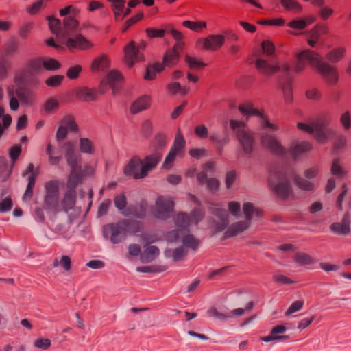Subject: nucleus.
<instances>
[{
	"instance_id": "1",
	"label": "nucleus",
	"mask_w": 351,
	"mask_h": 351,
	"mask_svg": "<svg viewBox=\"0 0 351 351\" xmlns=\"http://www.w3.org/2000/svg\"><path fill=\"white\" fill-rule=\"evenodd\" d=\"M307 64L316 69L329 84H335L338 81V73L336 68L322 62V56L312 50H304L296 55V62L294 66L295 72L304 70Z\"/></svg>"
},
{
	"instance_id": "2",
	"label": "nucleus",
	"mask_w": 351,
	"mask_h": 351,
	"mask_svg": "<svg viewBox=\"0 0 351 351\" xmlns=\"http://www.w3.org/2000/svg\"><path fill=\"white\" fill-rule=\"evenodd\" d=\"M160 152L146 156L142 160L138 156H132L123 168L125 176L135 180H141L148 176L149 171L155 169L162 159Z\"/></svg>"
},
{
	"instance_id": "3",
	"label": "nucleus",
	"mask_w": 351,
	"mask_h": 351,
	"mask_svg": "<svg viewBox=\"0 0 351 351\" xmlns=\"http://www.w3.org/2000/svg\"><path fill=\"white\" fill-rule=\"evenodd\" d=\"M268 183L282 199H288L292 194L290 184L282 170L276 168L271 169L268 177Z\"/></svg>"
},
{
	"instance_id": "4",
	"label": "nucleus",
	"mask_w": 351,
	"mask_h": 351,
	"mask_svg": "<svg viewBox=\"0 0 351 351\" xmlns=\"http://www.w3.org/2000/svg\"><path fill=\"white\" fill-rule=\"evenodd\" d=\"M230 128L236 132L243 151L245 154H251L254 145V138L252 133L245 129V123L237 120H230Z\"/></svg>"
},
{
	"instance_id": "5",
	"label": "nucleus",
	"mask_w": 351,
	"mask_h": 351,
	"mask_svg": "<svg viewBox=\"0 0 351 351\" xmlns=\"http://www.w3.org/2000/svg\"><path fill=\"white\" fill-rule=\"evenodd\" d=\"M146 47L147 43L145 40H141L138 43L131 40L124 47V62L129 68L132 67L136 62L145 60L143 52Z\"/></svg>"
},
{
	"instance_id": "6",
	"label": "nucleus",
	"mask_w": 351,
	"mask_h": 351,
	"mask_svg": "<svg viewBox=\"0 0 351 351\" xmlns=\"http://www.w3.org/2000/svg\"><path fill=\"white\" fill-rule=\"evenodd\" d=\"M59 182L51 180L45 183L44 206L47 209H56L59 203Z\"/></svg>"
},
{
	"instance_id": "7",
	"label": "nucleus",
	"mask_w": 351,
	"mask_h": 351,
	"mask_svg": "<svg viewBox=\"0 0 351 351\" xmlns=\"http://www.w3.org/2000/svg\"><path fill=\"white\" fill-rule=\"evenodd\" d=\"M80 13V10L72 5L66 6L59 10L61 16L70 15L64 19L63 25L66 30L74 31L79 25L78 21L75 19Z\"/></svg>"
},
{
	"instance_id": "8",
	"label": "nucleus",
	"mask_w": 351,
	"mask_h": 351,
	"mask_svg": "<svg viewBox=\"0 0 351 351\" xmlns=\"http://www.w3.org/2000/svg\"><path fill=\"white\" fill-rule=\"evenodd\" d=\"M173 208L174 202L170 197L160 196L156 200L153 213L158 218L165 219L173 210Z\"/></svg>"
},
{
	"instance_id": "9",
	"label": "nucleus",
	"mask_w": 351,
	"mask_h": 351,
	"mask_svg": "<svg viewBox=\"0 0 351 351\" xmlns=\"http://www.w3.org/2000/svg\"><path fill=\"white\" fill-rule=\"evenodd\" d=\"M225 36L221 34H210L206 38L197 40L198 45H202V49L208 51H217L225 43Z\"/></svg>"
},
{
	"instance_id": "10",
	"label": "nucleus",
	"mask_w": 351,
	"mask_h": 351,
	"mask_svg": "<svg viewBox=\"0 0 351 351\" xmlns=\"http://www.w3.org/2000/svg\"><path fill=\"white\" fill-rule=\"evenodd\" d=\"M261 145L276 155H283L285 153V147L274 136L265 134L261 136Z\"/></svg>"
},
{
	"instance_id": "11",
	"label": "nucleus",
	"mask_w": 351,
	"mask_h": 351,
	"mask_svg": "<svg viewBox=\"0 0 351 351\" xmlns=\"http://www.w3.org/2000/svg\"><path fill=\"white\" fill-rule=\"evenodd\" d=\"M186 232H188V230L186 229L176 230L170 232L168 237L171 241H177L182 237L183 244L186 247H191L195 250L199 244V241L191 234H186Z\"/></svg>"
},
{
	"instance_id": "12",
	"label": "nucleus",
	"mask_w": 351,
	"mask_h": 351,
	"mask_svg": "<svg viewBox=\"0 0 351 351\" xmlns=\"http://www.w3.org/2000/svg\"><path fill=\"white\" fill-rule=\"evenodd\" d=\"M182 50V45L181 43H176L172 49L167 51L162 60V64L163 67H172L178 64Z\"/></svg>"
},
{
	"instance_id": "13",
	"label": "nucleus",
	"mask_w": 351,
	"mask_h": 351,
	"mask_svg": "<svg viewBox=\"0 0 351 351\" xmlns=\"http://www.w3.org/2000/svg\"><path fill=\"white\" fill-rule=\"evenodd\" d=\"M66 47L70 51L75 49L86 50L93 47L92 43L84 38L82 34H78L74 38H69L66 43Z\"/></svg>"
},
{
	"instance_id": "14",
	"label": "nucleus",
	"mask_w": 351,
	"mask_h": 351,
	"mask_svg": "<svg viewBox=\"0 0 351 351\" xmlns=\"http://www.w3.org/2000/svg\"><path fill=\"white\" fill-rule=\"evenodd\" d=\"M75 93L77 99L86 102L93 101L99 96V92L97 89L87 86L77 88L75 89Z\"/></svg>"
},
{
	"instance_id": "15",
	"label": "nucleus",
	"mask_w": 351,
	"mask_h": 351,
	"mask_svg": "<svg viewBox=\"0 0 351 351\" xmlns=\"http://www.w3.org/2000/svg\"><path fill=\"white\" fill-rule=\"evenodd\" d=\"M329 121L326 123L316 122L314 124V130L312 133L315 139L319 143H325L328 138L333 134L330 130H324V127L328 123Z\"/></svg>"
},
{
	"instance_id": "16",
	"label": "nucleus",
	"mask_w": 351,
	"mask_h": 351,
	"mask_svg": "<svg viewBox=\"0 0 351 351\" xmlns=\"http://www.w3.org/2000/svg\"><path fill=\"white\" fill-rule=\"evenodd\" d=\"M255 67L261 74L267 76L276 73L280 70L278 65H271L267 61L261 58L256 60Z\"/></svg>"
},
{
	"instance_id": "17",
	"label": "nucleus",
	"mask_w": 351,
	"mask_h": 351,
	"mask_svg": "<svg viewBox=\"0 0 351 351\" xmlns=\"http://www.w3.org/2000/svg\"><path fill=\"white\" fill-rule=\"evenodd\" d=\"M147 203L145 201H141L136 206H129L123 212L125 216H133L136 218H143L146 215Z\"/></svg>"
},
{
	"instance_id": "18",
	"label": "nucleus",
	"mask_w": 351,
	"mask_h": 351,
	"mask_svg": "<svg viewBox=\"0 0 351 351\" xmlns=\"http://www.w3.org/2000/svg\"><path fill=\"white\" fill-rule=\"evenodd\" d=\"M34 165L32 164H29L27 167L26 172L24 173V176L27 175L28 173H31V174L28 177V184L27 189L23 195L24 199H30L33 196V191L36 184V179L37 175L33 172Z\"/></svg>"
},
{
	"instance_id": "19",
	"label": "nucleus",
	"mask_w": 351,
	"mask_h": 351,
	"mask_svg": "<svg viewBox=\"0 0 351 351\" xmlns=\"http://www.w3.org/2000/svg\"><path fill=\"white\" fill-rule=\"evenodd\" d=\"M151 105V98L144 95L138 98L130 106L132 114H137L141 111L147 109Z\"/></svg>"
},
{
	"instance_id": "20",
	"label": "nucleus",
	"mask_w": 351,
	"mask_h": 351,
	"mask_svg": "<svg viewBox=\"0 0 351 351\" xmlns=\"http://www.w3.org/2000/svg\"><path fill=\"white\" fill-rule=\"evenodd\" d=\"M110 66V60L106 55H100L92 62L91 70L93 72L104 71Z\"/></svg>"
},
{
	"instance_id": "21",
	"label": "nucleus",
	"mask_w": 351,
	"mask_h": 351,
	"mask_svg": "<svg viewBox=\"0 0 351 351\" xmlns=\"http://www.w3.org/2000/svg\"><path fill=\"white\" fill-rule=\"evenodd\" d=\"M250 226V221H241L232 224L226 232V237H234L247 230Z\"/></svg>"
},
{
	"instance_id": "22",
	"label": "nucleus",
	"mask_w": 351,
	"mask_h": 351,
	"mask_svg": "<svg viewBox=\"0 0 351 351\" xmlns=\"http://www.w3.org/2000/svg\"><path fill=\"white\" fill-rule=\"evenodd\" d=\"M185 145L186 142L184 138L179 129L176 135L173 146L171 150L178 154L179 156H182L184 154V149L185 147Z\"/></svg>"
},
{
	"instance_id": "23",
	"label": "nucleus",
	"mask_w": 351,
	"mask_h": 351,
	"mask_svg": "<svg viewBox=\"0 0 351 351\" xmlns=\"http://www.w3.org/2000/svg\"><path fill=\"white\" fill-rule=\"evenodd\" d=\"M123 80L122 74L117 70L110 71L107 75V83L114 93L117 86Z\"/></svg>"
},
{
	"instance_id": "24",
	"label": "nucleus",
	"mask_w": 351,
	"mask_h": 351,
	"mask_svg": "<svg viewBox=\"0 0 351 351\" xmlns=\"http://www.w3.org/2000/svg\"><path fill=\"white\" fill-rule=\"evenodd\" d=\"M312 149L311 144L308 141H303L296 144L291 149V154L293 158H296L300 155L310 151Z\"/></svg>"
},
{
	"instance_id": "25",
	"label": "nucleus",
	"mask_w": 351,
	"mask_h": 351,
	"mask_svg": "<svg viewBox=\"0 0 351 351\" xmlns=\"http://www.w3.org/2000/svg\"><path fill=\"white\" fill-rule=\"evenodd\" d=\"M243 213L247 221H250L252 219L253 214L257 217L263 215V210L259 208H255L251 202H246L243 206Z\"/></svg>"
},
{
	"instance_id": "26",
	"label": "nucleus",
	"mask_w": 351,
	"mask_h": 351,
	"mask_svg": "<svg viewBox=\"0 0 351 351\" xmlns=\"http://www.w3.org/2000/svg\"><path fill=\"white\" fill-rule=\"evenodd\" d=\"M75 190L68 189L62 201L64 208L66 210L73 208L75 203Z\"/></svg>"
},
{
	"instance_id": "27",
	"label": "nucleus",
	"mask_w": 351,
	"mask_h": 351,
	"mask_svg": "<svg viewBox=\"0 0 351 351\" xmlns=\"http://www.w3.org/2000/svg\"><path fill=\"white\" fill-rule=\"evenodd\" d=\"M163 70V65L156 62L147 67L144 78L147 80H153L156 78V74Z\"/></svg>"
},
{
	"instance_id": "28",
	"label": "nucleus",
	"mask_w": 351,
	"mask_h": 351,
	"mask_svg": "<svg viewBox=\"0 0 351 351\" xmlns=\"http://www.w3.org/2000/svg\"><path fill=\"white\" fill-rule=\"evenodd\" d=\"M182 26L186 28L190 29L196 32H201L204 29H206L207 27V23L206 21H184L182 23Z\"/></svg>"
},
{
	"instance_id": "29",
	"label": "nucleus",
	"mask_w": 351,
	"mask_h": 351,
	"mask_svg": "<svg viewBox=\"0 0 351 351\" xmlns=\"http://www.w3.org/2000/svg\"><path fill=\"white\" fill-rule=\"evenodd\" d=\"M282 6L287 10L295 13H300L302 10V5L295 0H280Z\"/></svg>"
},
{
	"instance_id": "30",
	"label": "nucleus",
	"mask_w": 351,
	"mask_h": 351,
	"mask_svg": "<svg viewBox=\"0 0 351 351\" xmlns=\"http://www.w3.org/2000/svg\"><path fill=\"white\" fill-rule=\"evenodd\" d=\"M330 229L334 232L339 234H347L350 231L349 223L344 219L340 223H332L330 226Z\"/></svg>"
},
{
	"instance_id": "31",
	"label": "nucleus",
	"mask_w": 351,
	"mask_h": 351,
	"mask_svg": "<svg viewBox=\"0 0 351 351\" xmlns=\"http://www.w3.org/2000/svg\"><path fill=\"white\" fill-rule=\"evenodd\" d=\"M174 221L178 227L186 228L191 223L189 216L185 213H179L174 218Z\"/></svg>"
},
{
	"instance_id": "32",
	"label": "nucleus",
	"mask_w": 351,
	"mask_h": 351,
	"mask_svg": "<svg viewBox=\"0 0 351 351\" xmlns=\"http://www.w3.org/2000/svg\"><path fill=\"white\" fill-rule=\"evenodd\" d=\"M294 261L301 265H311L314 263L313 258L304 252H297L294 256Z\"/></svg>"
},
{
	"instance_id": "33",
	"label": "nucleus",
	"mask_w": 351,
	"mask_h": 351,
	"mask_svg": "<svg viewBox=\"0 0 351 351\" xmlns=\"http://www.w3.org/2000/svg\"><path fill=\"white\" fill-rule=\"evenodd\" d=\"M112 3V10L114 14V17L116 20L120 19L121 17L123 10L125 7L124 2H122L121 0H110Z\"/></svg>"
},
{
	"instance_id": "34",
	"label": "nucleus",
	"mask_w": 351,
	"mask_h": 351,
	"mask_svg": "<svg viewBox=\"0 0 351 351\" xmlns=\"http://www.w3.org/2000/svg\"><path fill=\"white\" fill-rule=\"evenodd\" d=\"M159 250L156 246L147 247L142 256V259L145 261L149 262L154 260L158 254Z\"/></svg>"
},
{
	"instance_id": "35",
	"label": "nucleus",
	"mask_w": 351,
	"mask_h": 351,
	"mask_svg": "<svg viewBox=\"0 0 351 351\" xmlns=\"http://www.w3.org/2000/svg\"><path fill=\"white\" fill-rule=\"evenodd\" d=\"M66 147H68L69 150L67 152L66 158L67 160V163L70 167H73L75 165H78L77 164V158L75 154H74L73 147V145L71 142H68L65 144Z\"/></svg>"
},
{
	"instance_id": "36",
	"label": "nucleus",
	"mask_w": 351,
	"mask_h": 351,
	"mask_svg": "<svg viewBox=\"0 0 351 351\" xmlns=\"http://www.w3.org/2000/svg\"><path fill=\"white\" fill-rule=\"evenodd\" d=\"M344 53L345 50L343 48H337L328 53L326 55V58L332 62H337L343 57Z\"/></svg>"
},
{
	"instance_id": "37",
	"label": "nucleus",
	"mask_w": 351,
	"mask_h": 351,
	"mask_svg": "<svg viewBox=\"0 0 351 351\" xmlns=\"http://www.w3.org/2000/svg\"><path fill=\"white\" fill-rule=\"evenodd\" d=\"M239 110L245 115H260L263 117V114L253 108L250 104H241L238 107Z\"/></svg>"
},
{
	"instance_id": "38",
	"label": "nucleus",
	"mask_w": 351,
	"mask_h": 351,
	"mask_svg": "<svg viewBox=\"0 0 351 351\" xmlns=\"http://www.w3.org/2000/svg\"><path fill=\"white\" fill-rule=\"evenodd\" d=\"M185 62L191 69H202L204 68L206 65L203 62L199 61L195 58L188 55L185 57Z\"/></svg>"
},
{
	"instance_id": "39",
	"label": "nucleus",
	"mask_w": 351,
	"mask_h": 351,
	"mask_svg": "<svg viewBox=\"0 0 351 351\" xmlns=\"http://www.w3.org/2000/svg\"><path fill=\"white\" fill-rule=\"evenodd\" d=\"M49 29L53 34L58 35L60 33L61 27V21L60 19L53 16H47Z\"/></svg>"
},
{
	"instance_id": "40",
	"label": "nucleus",
	"mask_w": 351,
	"mask_h": 351,
	"mask_svg": "<svg viewBox=\"0 0 351 351\" xmlns=\"http://www.w3.org/2000/svg\"><path fill=\"white\" fill-rule=\"evenodd\" d=\"M61 67L60 63L53 58L45 59L43 58V68L45 70L52 71L58 70Z\"/></svg>"
},
{
	"instance_id": "41",
	"label": "nucleus",
	"mask_w": 351,
	"mask_h": 351,
	"mask_svg": "<svg viewBox=\"0 0 351 351\" xmlns=\"http://www.w3.org/2000/svg\"><path fill=\"white\" fill-rule=\"evenodd\" d=\"M114 203L116 208L121 210L122 213L127 208V198L124 194H120L117 196H115L114 199Z\"/></svg>"
},
{
	"instance_id": "42",
	"label": "nucleus",
	"mask_w": 351,
	"mask_h": 351,
	"mask_svg": "<svg viewBox=\"0 0 351 351\" xmlns=\"http://www.w3.org/2000/svg\"><path fill=\"white\" fill-rule=\"evenodd\" d=\"M296 185L302 190L311 191L313 189V184L310 181L306 180L302 178L296 177L295 178Z\"/></svg>"
},
{
	"instance_id": "43",
	"label": "nucleus",
	"mask_w": 351,
	"mask_h": 351,
	"mask_svg": "<svg viewBox=\"0 0 351 351\" xmlns=\"http://www.w3.org/2000/svg\"><path fill=\"white\" fill-rule=\"evenodd\" d=\"M64 78L61 75H53L45 80V84L50 87H58L61 85Z\"/></svg>"
},
{
	"instance_id": "44",
	"label": "nucleus",
	"mask_w": 351,
	"mask_h": 351,
	"mask_svg": "<svg viewBox=\"0 0 351 351\" xmlns=\"http://www.w3.org/2000/svg\"><path fill=\"white\" fill-rule=\"evenodd\" d=\"M64 126L69 129L71 132H77L78 126L76 124L73 117L67 116L64 118L62 121Z\"/></svg>"
},
{
	"instance_id": "45",
	"label": "nucleus",
	"mask_w": 351,
	"mask_h": 351,
	"mask_svg": "<svg viewBox=\"0 0 351 351\" xmlns=\"http://www.w3.org/2000/svg\"><path fill=\"white\" fill-rule=\"evenodd\" d=\"M331 173L332 175L339 177H343L346 174V172L339 165V160L338 158H335L332 162Z\"/></svg>"
},
{
	"instance_id": "46",
	"label": "nucleus",
	"mask_w": 351,
	"mask_h": 351,
	"mask_svg": "<svg viewBox=\"0 0 351 351\" xmlns=\"http://www.w3.org/2000/svg\"><path fill=\"white\" fill-rule=\"evenodd\" d=\"M145 33L149 38H163L165 34V31L164 29L148 27L145 29Z\"/></svg>"
},
{
	"instance_id": "47",
	"label": "nucleus",
	"mask_w": 351,
	"mask_h": 351,
	"mask_svg": "<svg viewBox=\"0 0 351 351\" xmlns=\"http://www.w3.org/2000/svg\"><path fill=\"white\" fill-rule=\"evenodd\" d=\"M43 67V58H38L32 59L28 64V68L32 71H38Z\"/></svg>"
},
{
	"instance_id": "48",
	"label": "nucleus",
	"mask_w": 351,
	"mask_h": 351,
	"mask_svg": "<svg viewBox=\"0 0 351 351\" xmlns=\"http://www.w3.org/2000/svg\"><path fill=\"white\" fill-rule=\"evenodd\" d=\"M194 133L200 138H206L208 136V130L204 124L197 125L194 128Z\"/></svg>"
},
{
	"instance_id": "49",
	"label": "nucleus",
	"mask_w": 351,
	"mask_h": 351,
	"mask_svg": "<svg viewBox=\"0 0 351 351\" xmlns=\"http://www.w3.org/2000/svg\"><path fill=\"white\" fill-rule=\"evenodd\" d=\"M80 149L82 152L90 154L93 152V143L88 138H81Z\"/></svg>"
},
{
	"instance_id": "50",
	"label": "nucleus",
	"mask_w": 351,
	"mask_h": 351,
	"mask_svg": "<svg viewBox=\"0 0 351 351\" xmlns=\"http://www.w3.org/2000/svg\"><path fill=\"white\" fill-rule=\"evenodd\" d=\"M43 0H39L32 4L27 8V12L31 15H34L38 13L43 7H44Z\"/></svg>"
},
{
	"instance_id": "51",
	"label": "nucleus",
	"mask_w": 351,
	"mask_h": 351,
	"mask_svg": "<svg viewBox=\"0 0 351 351\" xmlns=\"http://www.w3.org/2000/svg\"><path fill=\"white\" fill-rule=\"evenodd\" d=\"M204 214L202 210H194L189 216L191 223L197 224L204 218Z\"/></svg>"
},
{
	"instance_id": "52",
	"label": "nucleus",
	"mask_w": 351,
	"mask_h": 351,
	"mask_svg": "<svg viewBox=\"0 0 351 351\" xmlns=\"http://www.w3.org/2000/svg\"><path fill=\"white\" fill-rule=\"evenodd\" d=\"M82 68L80 65L77 64L71 66L66 72V76L71 80L76 79L78 77L80 73L82 71Z\"/></svg>"
},
{
	"instance_id": "53",
	"label": "nucleus",
	"mask_w": 351,
	"mask_h": 351,
	"mask_svg": "<svg viewBox=\"0 0 351 351\" xmlns=\"http://www.w3.org/2000/svg\"><path fill=\"white\" fill-rule=\"evenodd\" d=\"M261 48L265 54L271 56L275 51V46L273 43L269 40H265L261 43Z\"/></svg>"
},
{
	"instance_id": "54",
	"label": "nucleus",
	"mask_w": 351,
	"mask_h": 351,
	"mask_svg": "<svg viewBox=\"0 0 351 351\" xmlns=\"http://www.w3.org/2000/svg\"><path fill=\"white\" fill-rule=\"evenodd\" d=\"M178 156V154L174 152L172 150H170L168 155L167 156L164 162H163V167L165 169H169L172 167V164L173 161L175 160L176 157Z\"/></svg>"
},
{
	"instance_id": "55",
	"label": "nucleus",
	"mask_w": 351,
	"mask_h": 351,
	"mask_svg": "<svg viewBox=\"0 0 351 351\" xmlns=\"http://www.w3.org/2000/svg\"><path fill=\"white\" fill-rule=\"evenodd\" d=\"M167 143V137L163 134H157L155 136L153 141V144L155 147L162 148Z\"/></svg>"
},
{
	"instance_id": "56",
	"label": "nucleus",
	"mask_w": 351,
	"mask_h": 351,
	"mask_svg": "<svg viewBox=\"0 0 351 351\" xmlns=\"http://www.w3.org/2000/svg\"><path fill=\"white\" fill-rule=\"evenodd\" d=\"M34 24L32 23H26L21 25L19 29V36L21 38H26L29 35L31 29L33 28Z\"/></svg>"
},
{
	"instance_id": "57",
	"label": "nucleus",
	"mask_w": 351,
	"mask_h": 351,
	"mask_svg": "<svg viewBox=\"0 0 351 351\" xmlns=\"http://www.w3.org/2000/svg\"><path fill=\"white\" fill-rule=\"evenodd\" d=\"M304 302L301 300H297L291 304L289 308L285 312L286 315H290L292 313L298 311L303 306Z\"/></svg>"
},
{
	"instance_id": "58",
	"label": "nucleus",
	"mask_w": 351,
	"mask_h": 351,
	"mask_svg": "<svg viewBox=\"0 0 351 351\" xmlns=\"http://www.w3.org/2000/svg\"><path fill=\"white\" fill-rule=\"evenodd\" d=\"M13 203L12 200L10 197H6L3 199L0 202V212L5 213L11 210L12 208Z\"/></svg>"
},
{
	"instance_id": "59",
	"label": "nucleus",
	"mask_w": 351,
	"mask_h": 351,
	"mask_svg": "<svg viewBox=\"0 0 351 351\" xmlns=\"http://www.w3.org/2000/svg\"><path fill=\"white\" fill-rule=\"evenodd\" d=\"M288 26L293 29H304L307 26L305 20H293L288 23Z\"/></svg>"
},
{
	"instance_id": "60",
	"label": "nucleus",
	"mask_w": 351,
	"mask_h": 351,
	"mask_svg": "<svg viewBox=\"0 0 351 351\" xmlns=\"http://www.w3.org/2000/svg\"><path fill=\"white\" fill-rule=\"evenodd\" d=\"M341 123L346 130H348L351 127V118L348 111L343 113L340 119Z\"/></svg>"
},
{
	"instance_id": "61",
	"label": "nucleus",
	"mask_w": 351,
	"mask_h": 351,
	"mask_svg": "<svg viewBox=\"0 0 351 351\" xmlns=\"http://www.w3.org/2000/svg\"><path fill=\"white\" fill-rule=\"evenodd\" d=\"M126 226L128 227V232L133 234L139 232L141 228V223L136 221H128Z\"/></svg>"
},
{
	"instance_id": "62",
	"label": "nucleus",
	"mask_w": 351,
	"mask_h": 351,
	"mask_svg": "<svg viewBox=\"0 0 351 351\" xmlns=\"http://www.w3.org/2000/svg\"><path fill=\"white\" fill-rule=\"evenodd\" d=\"M18 50V45L16 43H10L6 45L3 49L4 56L15 53Z\"/></svg>"
},
{
	"instance_id": "63",
	"label": "nucleus",
	"mask_w": 351,
	"mask_h": 351,
	"mask_svg": "<svg viewBox=\"0 0 351 351\" xmlns=\"http://www.w3.org/2000/svg\"><path fill=\"white\" fill-rule=\"evenodd\" d=\"M141 132L145 137H148L152 132V124L150 121H145L141 127Z\"/></svg>"
},
{
	"instance_id": "64",
	"label": "nucleus",
	"mask_w": 351,
	"mask_h": 351,
	"mask_svg": "<svg viewBox=\"0 0 351 351\" xmlns=\"http://www.w3.org/2000/svg\"><path fill=\"white\" fill-rule=\"evenodd\" d=\"M206 184L207 188L212 191H217L220 186V182L219 180L214 178L208 179Z\"/></svg>"
}]
</instances>
